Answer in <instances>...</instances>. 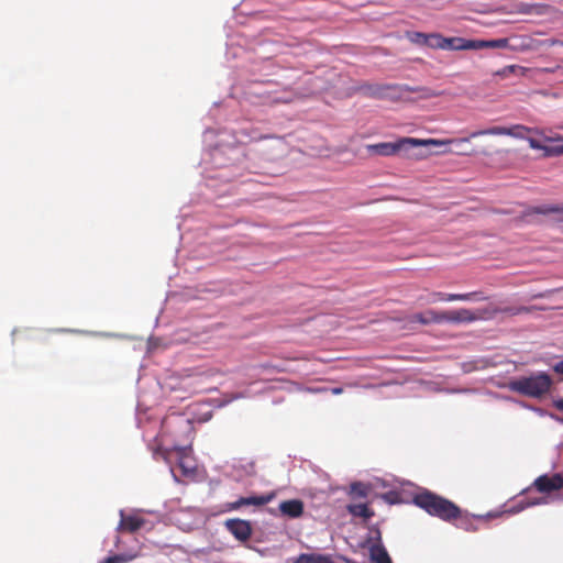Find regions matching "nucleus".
<instances>
[{
	"label": "nucleus",
	"instance_id": "obj_5",
	"mask_svg": "<svg viewBox=\"0 0 563 563\" xmlns=\"http://www.w3.org/2000/svg\"><path fill=\"white\" fill-rule=\"evenodd\" d=\"M541 134V132L538 129L528 128L522 124H515L509 128L507 126H492L484 130H477L470 134L467 137L468 141L471 139H475L483 135H508L515 139H528V134Z\"/></svg>",
	"mask_w": 563,
	"mask_h": 563
},
{
	"label": "nucleus",
	"instance_id": "obj_37",
	"mask_svg": "<svg viewBox=\"0 0 563 563\" xmlns=\"http://www.w3.org/2000/svg\"><path fill=\"white\" fill-rule=\"evenodd\" d=\"M544 140H545V141H553L554 139H552V137H548V136H544Z\"/></svg>",
	"mask_w": 563,
	"mask_h": 563
},
{
	"label": "nucleus",
	"instance_id": "obj_3",
	"mask_svg": "<svg viewBox=\"0 0 563 563\" xmlns=\"http://www.w3.org/2000/svg\"><path fill=\"white\" fill-rule=\"evenodd\" d=\"M552 384L553 380L549 374L538 372L530 376H521L509 380L508 388L526 397L541 398L550 391Z\"/></svg>",
	"mask_w": 563,
	"mask_h": 563
},
{
	"label": "nucleus",
	"instance_id": "obj_38",
	"mask_svg": "<svg viewBox=\"0 0 563 563\" xmlns=\"http://www.w3.org/2000/svg\"><path fill=\"white\" fill-rule=\"evenodd\" d=\"M558 153H563V148H560V150L558 151Z\"/></svg>",
	"mask_w": 563,
	"mask_h": 563
},
{
	"label": "nucleus",
	"instance_id": "obj_32",
	"mask_svg": "<svg viewBox=\"0 0 563 563\" xmlns=\"http://www.w3.org/2000/svg\"><path fill=\"white\" fill-rule=\"evenodd\" d=\"M454 153L460 154V155H471V154H473V151H466V150H463V147H460V150L454 151Z\"/></svg>",
	"mask_w": 563,
	"mask_h": 563
},
{
	"label": "nucleus",
	"instance_id": "obj_10",
	"mask_svg": "<svg viewBox=\"0 0 563 563\" xmlns=\"http://www.w3.org/2000/svg\"><path fill=\"white\" fill-rule=\"evenodd\" d=\"M479 319L481 316L466 308H461L451 311H441V323H471Z\"/></svg>",
	"mask_w": 563,
	"mask_h": 563
},
{
	"label": "nucleus",
	"instance_id": "obj_2",
	"mask_svg": "<svg viewBox=\"0 0 563 563\" xmlns=\"http://www.w3.org/2000/svg\"><path fill=\"white\" fill-rule=\"evenodd\" d=\"M467 141H468V139L420 140V139H413V137H404V139L398 140L397 142H383V143L367 145V151L369 153L380 155V156H391L401 151H408L409 148H411L413 146H429V145L442 146V145H449V144L461 145L463 143H467Z\"/></svg>",
	"mask_w": 563,
	"mask_h": 563
},
{
	"label": "nucleus",
	"instance_id": "obj_1",
	"mask_svg": "<svg viewBox=\"0 0 563 563\" xmlns=\"http://www.w3.org/2000/svg\"><path fill=\"white\" fill-rule=\"evenodd\" d=\"M413 504L427 514L451 522L461 518L462 510L453 501L430 490H423L413 496Z\"/></svg>",
	"mask_w": 563,
	"mask_h": 563
},
{
	"label": "nucleus",
	"instance_id": "obj_26",
	"mask_svg": "<svg viewBox=\"0 0 563 563\" xmlns=\"http://www.w3.org/2000/svg\"><path fill=\"white\" fill-rule=\"evenodd\" d=\"M135 555H126V554H117L107 558L103 563H126L131 560H133Z\"/></svg>",
	"mask_w": 563,
	"mask_h": 563
},
{
	"label": "nucleus",
	"instance_id": "obj_15",
	"mask_svg": "<svg viewBox=\"0 0 563 563\" xmlns=\"http://www.w3.org/2000/svg\"><path fill=\"white\" fill-rule=\"evenodd\" d=\"M412 322H419L421 324L441 323V311L432 309L426 310L424 312H418L410 317Z\"/></svg>",
	"mask_w": 563,
	"mask_h": 563
},
{
	"label": "nucleus",
	"instance_id": "obj_34",
	"mask_svg": "<svg viewBox=\"0 0 563 563\" xmlns=\"http://www.w3.org/2000/svg\"><path fill=\"white\" fill-rule=\"evenodd\" d=\"M555 405V408L559 409L560 411H563V399H559L554 402Z\"/></svg>",
	"mask_w": 563,
	"mask_h": 563
},
{
	"label": "nucleus",
	"instance_id": "obj_6",
	"mask_svg": "<svg viewBox=\"0 0 563 563\" xmlns=\"http://www.w3.org/2000/svg\"><path fill=\"white\" fill-rule=\"evenodd\" d=\"M192 431L191 421L181 415H169L162 421V437L170 435L178 440V433L190 434Z\"/></svg>",
	"mask_w": 563,
	"mask_h": 563
},
{
	"label": "nucleus",
	"instance_id": "obj_31",
	"mask_svg": "<svg viewBox=\"0 0 563 563\" xmlns=\"http://www.w3.org/2000/svg\"><path fill=\"white\" fill-rule=\"evenodd\" d=\"M553 371L560 375H563V360L554 364Z\"/></svg>",
	"mask_w": 563,
	"mask_h": 563
},
{
	"label": "nucleus",
	"instance_id": "obj_20",
	"mask_svg": "<svg viewBox=\"0 0 563 563\" xmlns=\"http://www.w3.org/2000/svg\"><path fill=\"white\" fill-rule=\"evenodd\" d=\"M476 49L482 48H506L509 45L508 38H497L490 41L476 40Z\"/></svg>",
	"mask_w": 563,
	"mask_h": 563
},
{
	"label": "nucleus",
	"instance_id": "obj_18",
	"mask_svg": "<svg viewBox=\"0 0 563 563\" xmlns=\"http://www.w3.org/2000/svg\"><path fill=\"white\" fill-rule=\"evenodd\" d=\"M346 509L352 516L360 517L365 520L371 519L374 516V511L369 509L366 504L347 505Z\"/></svg>",
	"mask_w": 563,
	"mask_h": 563
},
{
	"label": "nucleus",
	"instance_id": "obj_23",
	"mask_svg": "<svg viewBox=\"0 0 563 563\" xmlns=\"http://www.w3.org/2000/svg\"><path fill=\"white\" fill-rule=\"evenodd\" d=\"M533 310V307L518 306V307H504L496 309L495 312L504 313L507 316H518L529 313Z\"/></svg>",
	"mask_w": 563,
	"mask_h": 563
},
{
	"label": "nucleus",
	"instance_id": "obj_4",
	"mask_svg": "<svg viewBox=\"0 0 563 563\" xmlns=\"http://www.w3.org/2000/svg\"><path fill=\"white\" fill-rule=\"evenodd\" d=\"M191 448L190 445H179L177 442L170 449L157 448L154 451V457H162L166 463H176L183 471L184 475H189L195 472V464L190 457Z\"/></svg>",
	"mask_w": 563,
	"mask_h": 563
},
{
	"label": "nucleus",
	"instance_id": "obj_25",
	"mask_svg": "<svg viewBox=\"0 0 563 563\" xmlns=\"http://www.w3.org/2000/svg\"><path fill=\"white\" fill-rule=\"evenodd\" d=\"M445 37L438 33L428 34L426 46L444 49Z\"/></svg>",
	"mask_w": 563,
	"mask_h": 563
},
{
	"label": "nucleus",
	"instance_id": "obj_30",
	"mask_svg": "<svg viewBox=\"0 0 563 563\" xmlns=\"http://www.w3.org/2000/svg\"><path fill=\"white\" fill-rule=\"evenodd\" d=\"M461 519V522L459 525V527L465 529V530H475L476 528L473 527L472 522H470L468 519H462V517L460 518Z\"/></svg>",
	"mask_w": 563,
	"mask_h": 563
},
{
	"label": "nucleus",
	"instance_id": "obj_16",
	"mask_svg": "<svg viewBox=\"0 0 563 563\" xmlns=\"http://www.w3.org/2000/svg\"><path fill=\"white\" fill-rule=\"evenodd\" d=\"M292 563H335L332 555L320 553H301Z\"/></svg>",
	"mask_w": 563,
	"mask_h": 563
},
{
	"label": "nucleus",
	"instance_id": "obj_28",
	"mask_svg": "<svg viewBox=\"0 0 563 563\" xmlns=\"http://www.w3.org/2000/svg\"><path fill=\"white\" fill-rule=\"evenodd\" d=\"M451 294H445L441 291H433L430 295V302L437 301H456V299H449Z\"/></svg>",
	"mask_w": 563,
	"mask_h": 563
},
{
	"label": "nucleus",
	"instance_id": "obj_19",
	"mask_svg": "<svg viewBox=\"0 0 563 563\" xmlns=\"http://www.w3.org/2000/svg\"><path fill=\"white\" fill-rule=\"evenodd\" d=\"M449 299H456V301H483L487 300L483 291H472L466 294H452Z\"/></svg>",
	"mask_w": 563,
	"mask_h": 563
},
{
	"label": "nucleus",
	"instance_id": "obj_21",
	"mask_svg": "<svg viewBox=\"0 0 563 563\" xmlns=\"http://www.w3.org/2000/svg\"><path fill=\"white\" fill-rule=\"evenodd\" d=\"M369 492V485L362 482H355L351 484L349 495L352 498H365L368 496Z\"/></svg>",
	"mask_w": 563,
	"mask_h": 563
},
{
	"label": "nucleus",
	"instance_id": "obj_36",
	"mask_svg": "<svg viewBox=\"0 0 563 563\" xmlns=\"http://www.w3.org/2000/svg\"><path fill=\"white\" fill-rule=\"evenodd\" d=\"M541 503H542V499H537L534 501L529 503V505H538V504H541Z\"/></svg>",
	"mask_w": 563,
	"mask_h": 563
},
{
	"label": "nucleus",
	"instance_id": "obj_11",
	"mask_svg": "<svg viewBox=\"0 0 563 563\" xmlns=\"http://www.w3.org/2000/svg\"><path fill=\"white\" fill-rule=\"evenodd\" d=\"M120 522L117 527V531H126L133 533L140 530L145 525V519L137 515H125L123 510H120Z\"/></svg>",
	"mask_w": 563,
	"mask_h": 563
},
{
	"label": "nucleus",
	"instance_id": "obj_13",
	"mask_svg": "<svg viewBox=\"0 0 563 563\" xmlns=\"http://www.w3.org/2000/svg\"><path fill=\"white\" fill-rule=\"evenodd\" d=\"M555 213L559 216L558 220L563 221V205H545L528 208L523 212V217H529L532 214H550Z\"/></svg>",
	"mask_w": 563,
	"mask_h": 563
},
{
	"label": "nucleus",
	"instance_id": "obj_22",
	"mask_svg": "<svg viewBox=\"0 0 563 563\" xmlns=\"http://www.w3.org/2000/svg\"><path fill=\"white\" fill-rule=\"evenodd\" d=\"M394 88L393 86H378V85H364L360 87V90L371 97H382L385 91Z\"/></svg>",
	"mask_w": 563,
	"mask_h": 563
},
{
	"label": "nucleus",
	"instance_id": "obj_9",
	"mask_svg": "<svg viewBox=\"0 0 563 563\" xmlns=\"http://www.w3.org/2000/svg\"><path fill=\"white\" fill-rule=\"evenodd\" d=\"M227 530L239 541L246 542L253 532L251 522L247 520L234 518L224 522Z\"/></svg>",
	"mask_w": 563,
	"mask_h": 563
},
{
	"label": "nucleus",
	"instance_id": "obj_7",
	"mask_svg": "<svg viewBox=\"0 0 563 563\" xmlns=\"http://www.w3.org/2000/svg\"><path fill=\"white\" fill-rule=\"evenodd\" d=\"M532 487L541 494L559 492L563 489V475L559 473L540 475L533 481Z\"/></svg>",
	"mask_w": 563,
	"mask_h": 563
},
{
	"label": "nucleus",
	"instance_id": "obj_35",
	"mask_svg": "<svg viewBox=\"0 0 563 563\" xmlns=\"http://www.w3.org/2000/svg\"><path fill=\"white\" fill-rule=\"evenodd\" d=\"M331 393H332L333 395H340V394H342V393H343V388H341V387H334V388H332V389H331Z\"/></svg>",
	"mask_w": 563,
	"mask_h": 563
},
{
	"label": "nucleus",
	"instance_id": "obj_29",
	"mask_svg": "<svg viewBox=\"0 0 563 563\" xmlns=\"http://www.w3.org/2000/svg\"><path fill=\"white\" fill-rule=\"evenodd\" d=\"M527 141H528L530 147L533 150H544L545 148L538 140H536L533 137H528Z\"/></svg>",
	"mask_w": 563,
	"mask_h": 563
},
{
	"label": "nucleus",
	"instance_id": "obj_24",
	"mask_svg": "<svg viewBox=\"0 0 563 563\" xmlns=\"http://www.w3.org/2000/svg\"><path fill=\"white\" fill-rule=\"evenodd\" d=\"M405 90L409 91V92H418L419 98H421V99H430V98H435V97L440 96V92H437V91L426 88V87L411 88V87L406 86Z\"/></svg>",
	"mask_w": 563,
	"mask_h": 563
},
{
	"label": "nucleus",
	"instance_id": "obj_33",
	"mask_svg": "<svg viewBox=\"0 0 563 563\" xmlns=\"http://www.w3.org/2000/svg\"><path fill=\"white\" fill-rule=\"evenodd\" d=\"M454 153L460 154V155H471V154H473V151H466V150H463V147H460V150L454 151Z\"/></svg>",
	"mask_w": 563,
	"mask_h": 563
},
{
	"label": "nucleus",
	"instance_id": "obj_8",
	"mask_svg": "<svg viewBox=\"0 0 563 563\" xmlns=\"http://www.w3.org/2000/svg\"><path fill=\"white\" fill-rule=\"evenodd\" d=\"M276 494L274 492L260 495V496H249V497H240L238 500L228 503L225 508L228 511L239 510L242 507H262L271 503L275 498Z\"/></svg>",
	"mask_w": 563,
	"mask_h": 563
},
{
	"label": "nucleus",
	"instance_id": "obj_12",
	"mask_svg": "<svg viewBox=\"0 0 563 563\" xmlns=\"http://www.w3.org/2000/svg\"><path fill=\"white\" fill-rule=\"evenodd\" d=\"M278 508L283 516L291 519L299 518L303 514V503L300 499L284 500Z\"/></svg>",
	"mask_w": 563,
	"mask_h": 563
},
{
	"label": "nucleus",
	"instance_id": "obj_17",
	"mask_svg": "<svg viewBox=\"0 0 563 563\" xmlns=\"http://www.w3.org/2000/svg\"><path fill=\"white\" fill-rule=\"evenodd\" d=\"M369 559L373 563H393L388 552L380 542L369 547Z\"/></svg>",
	"mask_w": 563,
	"mask_h": 563
},
{
	"label": "nucleus",
	"instance_id": "obj_14",
	"mask_svg": "<svg viewBox=\"0 0 563 563\" xmlns=\"http://www.w3.org/2000/svg\"><path fill=\"white\" fill-rule=\"evenodd\" d=\"M476 40H466L463 37H445L444 49L467 51L476 49Z\"/></svg>",
	"mask_w": 563,
	"mask_h": 563
},
{
	"label": "nucleus",
	"instance_id": "obj_27",
	"mask_svg": "<svg viewBox=\"0 0 563 563\" xmlns=\"http://www.w3.org/2000/svg\"><path fill=\"white\" fill-rule=\"evenodd\" d=\"M427 37H428V34L421 33V32H413V33L409 34L410 41L417 45L426 46Z\"/></svg>",
	"mask_w": 563,
	"mask_h": 563
}]
</instances>
